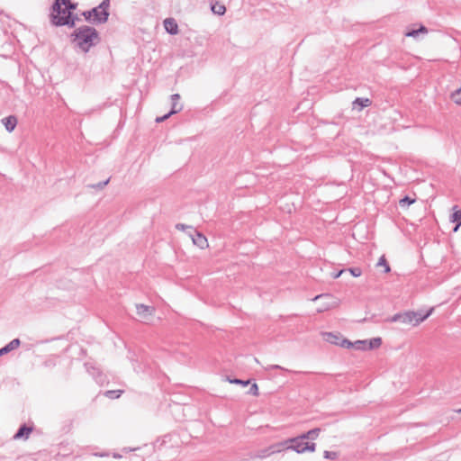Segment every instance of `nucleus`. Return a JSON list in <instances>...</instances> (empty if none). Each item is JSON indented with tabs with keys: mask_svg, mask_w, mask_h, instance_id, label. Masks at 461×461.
<instances>
[{
	"mask_svg": "<svg viewBox=\"0 0 461 461\" xmlns=\"http://www.w3.org/2000/svg\"><path fill=\"white\" fill-rule=\"evenodd\" d=\"M69 38L74 49L85 54L101 41L99 32L95 27L89 25H82L76 28L70 33Z\"/></svg>",
	"mask_w": 461,
	"mask_h": 461,
	"instance_id": "nucleus-1",
	"label": "nucleus"
},
{
	"mask_svg": "<svg viewBox=\"0 0 461 461\" xmlns=\"http://www.w3.org/2000/svg\"><path fill=\"white\" fill-rule=\"evenodd\" d=\"M434 308L431 307L426 313L422 311H408L402 313H396L391 318L393 322H402L403 324H409L412 326H418L420 323L429 318L433 312Z\"/></svg>",
	"mask_w": 461,
	"mask_h": 461,
	"instance_id": "nucleus-2",
	"label": "nucleus"
},
{
	"mask_svg": "<svg viewBox=\"0 0 461 461\" xmlns=\"http://www.w3.org/2000/svg\"><path fill=\"white\" fill-rule=\"evenodd\" d=\"M68 17L66 6H64L62 1L54 0L49 14L50 24L55 27H62L64 23H69Z\"/></svg>",
	"mask_w": 461,
	"mask_h": 461,
	"instance_id": "nucleus-3",
	"label": "nucleus"
},
{
	"mask_svg": "<svg viewBox=\"0 0 461 461\" xmlns=\"http://www.w3.org/2000/svg\"><path fill=\"white\" fill-rule=\"evenodd\" d=\"M304 438H301V436L291 438L289 441L292 445L287 447V449L294 450L297 453H303L305 451L313 452L316 445L314 443L304 442Z\"/></svg>",
	"mask_w": 461,
	"mask_h": 461,
	"instance_id": "nucleus-4",
	"label": "nucleus"
},
{
	"mask_svg": "<svg viewBox=\"0 0 461 461\" xmlns=\"http://www.w3.org/2000/svg\"><path fill=\"white\" fill-rule=\"evenodd\" d=\"M322 336L324 340L330 344L340 346L346 348H349L352 346V342L348 339L343 338L339 333L324 332Z\"/></svg>",
	"mask_w": 461,
	"mask_h": 461,
	"instance_id": "nucleus-5",
	"label": "nucleus"
},
{
	"mask_svg": "<svg viewBox=\"0 0 461 461\" xmlns=\"http://www.w3.org/2000/svg\"><path fill=\"white\" fill-rule=\"evenodd\" d=\"M137 314L140 318H141L143 321H147L150 320V318L155 313V308L152 306H148L145 304H137L136 305Z\"/></svg>",
	"mask_w": 461,
	"mask_h": 461,
	"instance_id": "nucleus-6",
	"label": "nucleus"
},
{
	"mask_svg": "<svg viewBox=\"0 0 461 461\" xmlns=\"http://www.w3.org/2000/svg\"><path fill=\"white\" fill-rule=\"evenodd\" d=\"M82 15L84 16V18L86 22H89L91 23H96V24L100 23L99 19H101V17H100V12L98 11L97 7H94L90 10L84 11L82 13Z\"/></svg>",
	"mask_w": 461,
	"mask_h": 461,
	"instance_id": "nucleus-7",
	"label": "nucleus"
},
{
	"mask_svg": "<svg viewBox=\"0 0 461 461\" xmlns=\"http://www.w3.org/2000/svg\"><path fill=\"white\" fill-rule=\"evenodd\" d=\"M98 8V11L100 12V17L101 19H99V23H104L108 21L109 19V7H110V0H103L98 6H96Z\"/></svg>",
	"mask_w": 461,
	"mask_h": 461,
	"instance_id": "nucleus-8",
	"label": "nucleus"
},
{
	"mask_svg": "<svg viewBox=\"0 0 461 461\" xmlns=\"http://www.w3.org/2000/svg\"><path fill=\"white\" fill-rule=\"evenodd\" d=\"M282 446H284V443L272 445L267 448L259 450L256 456L258 458H265V457L270 456L271 454L280 452Z\"/></svg>",
	"mask_w": 461,
	"mask_h": 461,
	"instance_id": "nucleus-9",
	"label": "nucleus"
},
{
	"mask_svg": "<svg viewBox=\"0 0 461 461\" xmlns=\"http://www.w3.org/2000/svg\"><path fill=\"white\" fill-rule=\"evenodd\" d=\"M164 27L167 33L176 35L178 33V25L174 18H167L164 20Z\"/></svg>",
	"mask_w": 461,
	"mask_h": 461,
	"instance_id": "nucleus-10",
	"label": "nucleus"
},
{
	"mask_svg": "<svg viewBox=\"0 0 461 461\" xmlns=\"http://www.w3.org/2000/svg\"><path fill=\"white\" fill-rule=\"evenodd\" d=\"M180 95L179 94H173L170 95L171 99V113H178L183 109V104L179 103L180 101Z\"/></svg>",
	"mask_w": 461,
	"mask_h": 461,
	"instance_id": "nucleus-11",
	"label": "nucleus"
},
{
	"mask_svg": "<svg viewBox=\"0 0 461 461\" xmlns=\"http://www.w3.org/2000/svg\"><path fill=\"white\" fill-rule=\"evenodd\" d=\"M194 235H192V240L194 245L198 246L201 249H203L204 247L208 246L207 239L206 237L198 232L197 230H194Z\"/></svg>",
	"mask_w": 461,
	"mask_h": 461,
	"instance_id": "nucleus-12",
	"label": "nucleus"
},
{
	"mask_svg": "<svg viewBox=\"0 0 461 461\" xmlns=\"http://www.w3.org/2000/svg\"><path fill=\"white\" fill-rule=\"evenodd\" d=\"M2 122L5 125L8 132H12L17 125V118L14 115H9L2 119Z\"/></svg>",
	"mask_w": 461,
	"mask_h": 461,
	"instance_id": "nucleus-13",
	"label": "nucleus"
},
{
	"mask_svg": "<svg viewBox=\"0 0 461 461\" xmlns=\"http://www.w3.org/2000/svg\"><path fill=\"white\" fill-rule=\"evenodd\" d=\"M372 104V101L369 98L357 97L353 101V108L357 111H361L365 107H368Z\"/></svg>",
	"mask_w": 461,
	"mask_h": 461,
	"instance_id": "nucleus-14",
	"label": "nucleus"
},
{
	"mask_svg": "<svg viewBox=\"0 0 461 461\" xmlns=\"http://www.w3.org/2000/svg\"><path fill=\"white\" fill-rule=\"evenodd\" d=\"M32 431V427H28L27 425L23 424L22 425L17 432L14 434V438L19 439V438H28L30 433Z\"/></svg>",
	"mask_w": 461,
	"mask_h": 461,
	"instance_id": "nucleus-15",
	"label": "nucleus"
},
{
	"mask_svg": "<svg viewBox=\"0 0 461 461\" xmlns=\"http://www.w3.org/2000/svg\"><path fill=\"white\" fill-rule=\"evenodd\" d=\"M21 344V341L19 339H14L12 341H10L7 345H5L4 348H0V357L11 352L14 349H16Z\"/></svg>",
	"mask_w": 461,
	"mask_h": 461,
	"instance_id": "nucleus-16",
	"label": "nucleus"
},
{
	"mask_svg": "<svg viewBox=\"0 0 461 461\" xmlns=\"http://www.w3.org/2000/svg\"><path fill=\"white\" fill-rule=\"evenodd\" d=\"M211 10L214 14L223 15L226 13V7L219 1L211 2Z\"/></svg>",
	"mask_w": 461,
	"mask_h": 461,
	"instance_id": "nucleus-17",
	"label": "nucleus"
},
{
	"mask_svg": "<svg viewBox=\"0 0 461 461\" xmlns=\"http://www.w3.org/2000/svg\"><path fill=\"white\" fill-rule=\"evenodd\" d=\"M381 345H382V339L381 338H379V337L373 338L371 339H367L366 349L378 348Z\"/></svg>",
	"mask_w": 461,
	"mask_h": 461,
	"instance_id": "nucleus-18",
	"label": "nucleus"
},
{
	"mask_svg": "<svg viewBox=\"0 0 461 461\" xmlns=\"http://www.w3.org/2000/svg\"><path fill=\"white\" fill-rule=\"evenodd\" d=\"M451 221L456 223L453 230L454 231H456L458 228L461 226V210L456 211L451 215Z\"/></svg>",
	"mask_w": 461,
	"mask_h": 461,
	"instance_id": "nucleus-19",
	"label": "nucleus"
},
{
	"mask_svg": "<svg viewBox=\"0 0 461 461\" xmlns=\"http://www.w3.org/2000/svg\"><path fill=\"white\" fill-rule=\"evenodd\" d=\"M321 429L319 428L309 430L308 432L301 435V438L304 439H315L320 433Z\"/></svg>",
	"mask_w": 461,
	"mask_h": 461,
	"instance_id": "nucleus-20",
	"label": "nucleus"
},
{
	"mask_svg": "<svg viewBox=\"0 0 461 461\" xmlns=\"http://www.w3.org/2000/svg\"><path fill=\"white\" fill-rule=\"evenodd\" d=\"M414 202H415V199H412V198L409 197L408 195H406V196H404L403 198H402V199L399 201V205H400L402 208H407V207H409L411 204H412Z\"/></svg>",
	"mask_w": 461,
	"mask_h": 461,
	"instance_id": "nucleus-21",
	"label": "nucleus"
},
{
	"mask_svg": "<svg viewBox=\"0 0 461 461\" xmlns=\"http://www.w3.org/2000/svg\"><path fill=\"white\" fill-rule=\"evenodd\" d=\"M367 347V339L365 340H357L354 343L352 342L351 348H354L358 350H366Z\"/></svg>",
	"mask_w": 461,
	"mask_h": 461,
	"instance_id": "nucleus-22",
	"label": "nucleus"
},
{
	"mask_svg": "<svg viewBox=\"0 0 461 461\" xmlns=\"http://www.w3.org/2000/svg\"><path fill=\"white\" fill-rule=\"evenodd\" d=\"M69 23H64V26H67L68 28H74L76 26V23L78 22L80 19L78 18L77 14H71L68 17Z\"/></svg>",
	"mask_w": 461,
	"mask_h": 461,
	"instance_id": "nucleus-23",
	"label": "nucleus"
},
{
	"mask_svg": "<svg viewBox=\"0 0 461 461\" xmlns=\"http://www.w3.org/2000/svg\"><path fill=\"white\" fill-rule=\"evenodd\" d=\"M122 391L121 390H110L105 392V395L111 399L119 398Z\"/></svg>",
	"mask_w": 461,
	"mask_h": 461,
	"instance_id": "nucleus-24",
	"label": "nucleus"
},
{
	"mask_svg": "<svg viewBox=\"0 0 461 461\" xmlns=\"http://www.w3.org/2000/svg\"><path fill=\"white\" fill-rule=\"evenodd\" d=\"M109 181L110 178L106 179L105 181L99 182L97 184L89 185L88 187L102 190L105 185H108Z\"/></svg>",
	"mask_w": 461,
	"mask_h": 461,
	"instance_id": "nucleus-25",
	"label": "nucleus"
},
{
	"mask_svg": "<svg viewBox=\"0 0 461 461\" xmlns=\"http://www.w3.org/2000/svg\"><path fill=\"white\" fill-rule=\"evenodd\" d=\"M452 99L456 104H461V87L452 94Z\"/></svg>",
	"mask_w": 461,
	"mask_h": 461,
	"instance_id": "nucleus-26",
	"label": "nucleus"
},
{
	"mask_svg": "<svg viewBox=\"0 0 461 461\" xmlns=\"http://www.w3.org/2000/svg\"><path fill=\"white\" fill-rule=\"evenodd\" d=\"M377 266H384V272L385 273H388L390 272L391 268L384 258V256H382L380 258H379V261L377 263Z\"/></svg>",
	"mask_w": 461,
	"mask_h": 461,
	"instance_id": "nucleus-27",
	"label": "nucleus"
},
{
	"mask_svg": "<svg viewBox=\"0 0 461 461\" xmlns=\"http://www.w3.org/2000/svg\"><path fill=\"white\" fill-rule=\"evenodd\" d=\"M348 271L355 277H358L362 275V270L359 267H350L348 268Z\"/></svg>",
	"mask_w": 461,
	"mask_h": 461,
	"instance_id": "nucleus-28",
	"label": "nucleus"
},
{
	"mask_svg": "<svg viewBox=\"0 0 461 461\" xmlns=\"http://www.w3.org/2000/svg\"><path fill=\"white\" fill-rule=\"evenodd\" d=\"M338 454L333 451H324V457L327 459H336Z\"/></svg>",
	"mask_w": 461,
	"mask_h": 461,
	"instance_id": "nucleus-29",
	"label": "nucleus"
},
{
	"mask_svg": "<svg viewBox=\"0 0 461 461\" xmlns=\"http://www.w3.org/2000/svg\"><path fill=\"white\" fill-rule=\"evenodd\" d=\"M230 382L232 383V384H242L243 386H246V385H248L249 384V380L243 381V380L237 379V378H235L233 380H230Z\"/></svg>",
	"mask_w": 461,
	"mask_h": 461,
	"instance_id": "nucleus-30",
	"label": "nucleus"
},
{
	"mask_svg": "<svg viewBox=\"0 0 461 461\" xmlns=\"http://www.w3.org/2000/svg\"><path fill=\"white\" fill-rule=\"evenodd\" d=\"M249 393L253 394V395H258V384L256 383H254L251 387L249 388Z\"/></svg>",
	"mask_w": 461,
	"mask_h": 461,
	"instance_id": "nucleus-31",
	"label": "nucleus"
},
{
	"mask_svg": "<svg viewBox=\"0 0 461 461\" xmlns=\"http://www.w3.org/2000/svg\"><path fill=\"white\" fill-rule=\"evenodd\" d=\"M419 31L417 30H411L410 32H408L405 35L408 36V37H417L419 35Z\"/></svg>",
	"mask_w": 461,
	"mask_h": 461,
	"instance_id": "nucleus-32",
	"label": "nucleus"
},
{
	"mask_svg": "<svg viewBox=\"0 0 461 461\" xmlns=\"http://www.w3.org/2000/svg\"><path fill=\"white\" fill-rule=\"evenodd\" d=\"M267 370H271V369H280V370H285L287 371L285 368L282 367L281 366L279 365H271V366H268L267 367H266Z\"/></svg>",
	"mask_w": 461,
	"mask_h": 461,
	"instance_id": "nucleus-33",
	"label": "nucleus"
},
{
	"mask_svg": "<svg viewBox=\"0 0 461 461\" xmlns=\"http://www.w3.org/2000/svg\"><path fill=\"white\" fill-rule=\"evenodd\" d=\"M176 228L177 230H184L185 229H187V228H188V229H192L190 226H186V225H185V224H183V223H177V224L176 225Z\"/></svg>",
	"mask_w": 461,
	"mask_h": 461,
	"instance_id": "nucleus-34",
	"label": "nucleus"
},
{
	"mask_svg": "<svg viewBox=\"0 0 461 461\" xmlns=\"http://www.w3.org/2000/svg\"><path fill=\"white\" fill-rule=\"evenodd\" d=\"M417 31H419V33H426V32H428V29L424 25H420V28L417 29Z\"/></svg>",
	"mask_w": 461,
	"mask_h": 461,
	"instance_id": "nucleus-35",
	"label": "nucleus"
},
{
	"mask_svg": "<svg viewBox=\"0 0 461 461\" xmlns=\"http://www.w3.org/2000/svg\"><path fill=\"white\" fill-rule=\"evenodd\" d=\"M329 296H330V294H322L316 295L312 300L313 301H317V300H319L321 298L329 297Z\"/></svg>",
	"mask_w": 461,
	"mask_h": 461,
	"instance_id": "nucleus-36",
	"label": "nucleus"
},
{
	"mask_svg": "<svg viewBox=\"0 0 461 461\" xmlns=\"http://www.w3.org/2000/svg\"><path fill=\"white\" fill-rule=\"evenodd\" d=\"M344 272H345V270H340V271H339V272H335V273H333V274H332V276H333V278H338V277H339V276L342 275V273H344Z\"/></svg>",
	"mask_w": 461,
	"mask_h": 461,
	"instance_id": "nucleus-37",
	"label": "nucleus"
},
{
	"mask_svg": "<svg viewBox=\"0 0 461 461\" xmlns=\"http://www.w3.org/2000/svg\"><path fill=\"white\" fill-rule=\"evenodd\" d=\"M174 113H171V112L169 111L167 113H166L165 115L162 116V119L164 121L167 120L170 116H172Z\"/></svg>",
	"mask_w": 461,
	"mask_h": 461,
	"instance_id": "nucleus-38",
	"label": "nucleus"
},
{
	"mask_svg": "<svg viewBox=\"0 0 461 461\" xmlns=\"http://www.w3.org/2000/svg\"><path fill=\"white\" fill-rule=\"evenodd\" d=\"M155 121H156V122H164V120L162 119V116L161 117H157Z\"/></svg>",
	"mask_w": 461,
	"mask_h": 461,
	"instance_id": "nucleus-39",
	"label": "nucleus"
},
{
	"mask_svg": "<svg viewBox=\"0 0 461 461\" xmlns=\"http://www.w3.org/2000/svg\"><path fill=\"white\" fill-rule=\"evenodd\" d=\"M328 308H329V307L327 306V307H325L324 309L318 310V312H321L322 311H324V310H326V309H328Z\"/></svg>",
	"mask_w": 461,
	"mask_h": 461,
	"instance_id": "nucleus-40",
	"label": "nucleus"
},
{
	"mask_svg": "<svg viewBox=\"0 0 461 461\" xmlns=\"http://www.w3.org/2000/svg\"><path fill=\"white\" fill-rule=\"evenodd\" d=\"M457 413H461V408L456 411Z\"/></svg>",
	"mask_w": 461,
	"mask_h": 461,
	"instance_id": "nucleus-41",
	"label": "nucleus"
}]
</instances>
